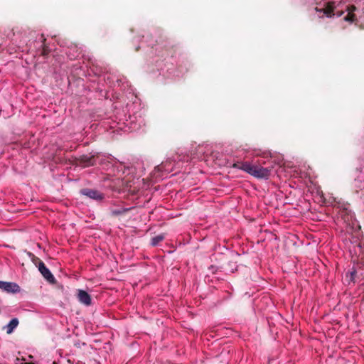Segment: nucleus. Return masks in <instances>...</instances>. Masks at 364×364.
<instances>
[{
  "instance_id": "obj_1",
  "label": "nucleus",
  "mask_w": 364,
  "mask_h": 364,
  "mask_svg": "<svg viewBox=\"0 0 364 364\" xmlns=\"http://www.w3.org/2000/svg\"><path fill=\"white\" fill-rule=\"evenodd\" d=\"M240 168L257 178H267L270 174L268 168L252 165L248 162L242 163Z\"/></svg>"
},
{
  "instance_id": "obj_2",
  "label": "nucleus",
  "mask_w": 364,
  "mask_h": 364,
  "mask_svg": "<svg viewBox=\"0 0 364 364\" xmlns=\"http://www.w3.org/2000/svg\"><path fill=\"white\" fill-rule=\"evenodd\" d=\"M0 289L9 293H17L21 290L20 287L16 283L2 281H0Z\"/></svg>"
},
{
  "instance_id": "obj_3",
  "label": "nucleus",
  "mask_w": 364,
  "mask_h": 364,
  "mask_svg": "<svg viewBox=\"0 0 364 364\" xmlns=\"http://www.w3.org/2000/svg\"><path fill=\"white\" fill-rule=\"evenodd\" d=\"M38 270L43 276V277L50 283L55 282V277L50 272V271L46 267L43 262H39L38 264Z\"/></svg>"
},
{
  "instance_id": "obj_4",
  "label": "nucleus",
  "mask_w": 364,
  "mask_h": 364,
  "mask_svg": "<svg viewBox=\"0 0 364 364\" xmlns=\"http://www.w3.org/2000/svg\"><path fill=\"white\" fill-rule=\"evenodd\" d=\"M77 298L80 303L85 306H90L92 303V299L90 294L84 290H78Z\"/></svg>"
},
{
  "instance_id": "obj_5",
  "label": "nucleus",
  "mask_w": 364,
  "mask_h": 364,
  "mask_svg": "<svg viewBox=\"0 0 364 364\" xmlns=\"http://www.w3.org/2000/svg\"><path fill=\"white\" fill-rule=\"evenodd\" d=\"M81 193L89 197L90 198H92V199H95V200H102V195L99 193L98 191H95V190H90V189H84V190H82L81 191Z\"/></svg>"
},
{
  "instance_id": "obj_6",
  "label": "nucleus",
  "mask_w": 364,
  "mask_h": 364,
  "mask_svg": "<svg viewBox=\"0 0 364 364\" xmlns=\"http://www.w3.org/2000/svg\"><path fill=\"white\" fill-rule=\"evenodd\" d=\"M334 9V3L328 2L327 6L325 9H318L316 8V11L322 14L323 15H326L327 16H331L333 11Z\"/></svg>"
},
{
  "instance_id": "obj_7",
  "label": "nucleus",
  "mask_w": 364,
  "mask_h": 364,
  "mask_svg": "<svg viewBox=\"0 0 364 364\" xmlns=\"http://www.w3.org/2000/svg\"><path fill=\"white\" fill-rule=\"evenodd\" d=\"M18 325V320L16 318H12L6 326V333L10 334Z\"/></svg>"
},
{
  "instance_id": "obj_8",
  "label": "nucleus",
  "mask_w": 364,
  "mask_h": 364,
  "mask_svg": "<svg viewBox=\"0 0 364 364\" xmlns=\"http://www.w3.org/2000/svg\"><path fill=\"white\" fill-rule=\"evenodd\" d=\"M355 10H356V8L354 6H348L347 11H348V14L344 18V19L347 21H350V22L353 21L355 16H354V14H353V12Z\"/></svg>"
},
{
  "instance_id": "obj_9",
  "label": "nucleus",
  "mask_w": 364,
  "mask_h": 364,
  "mask_svg": "<svg viewBox=\"0 0 364 364\" xmlns=\"http://www.w3.org/2000/svg\"><path fill=\"white\" fill-rule=\"evenodd\" d=\"M164 239V237L162 235H156L151 239V244L153 246L157 245L161 241Z\"/></svg>"
},
{
  "instance_id": "obj_10",
  "label": "nucleus",
  "mask_w": 364,
  "mask_h": 364,
  "mask_svg": "<svg viewBox=\"0 0 364 364\" xmlns=\"http://www.w3.org/2000/svg\"><path fill=\"white\" fill-rule=\"evenodd\" d=\"M92 164H93V163H92V162H89V163L87 164V165H92Z\"/></svg>"
}]
</instances>
